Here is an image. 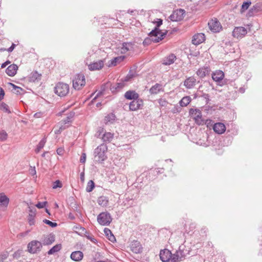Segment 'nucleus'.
Here are the masks:
<instances>
[{
    "label": "nucleus",
    "mask_w": 262,
    "mask_h": 262,
    "mask_svg": "<svg viewBox=\"0 0 262 262\" xmlns=\"http://www.w3.org/2000/svg\"><path fill=\"white\" fill-rule=\"evenodd\" d=\"M162 20L161 19L157 18L156 21H154L152 23L156 24V27L155 29L151 31L149 36L150 39L154 42H158L164 38V37L166 34L167 32H162L159 29V27L162 24Z\"/></svg>",
    "instance_id": "nucleus-1"
},
{
    "label": "nucleus",
    "mask_w": 262,
    "mask_h": 262,
    "mask_svg": "<svg viewBox=\"0 0 262 262\" xmlns=\"http://www.w3.org/2000/svg\"><path fill=\"white\" fill-rule=\"evenodd\" d=\"M189 116L193 119L195 123L199 126L204 124V120L202 117L201 110L198 108H190L189 110Z\"/></svg>",
    "instance_id": "nucleus-2"
},
{
    "label": "nucleus",
    "mask_w": 262,
    "mask_h": 262,
    "mask_svg": "<svg viewBox=\"0 0 262 262\" xmlns=\"http://www.w3.org/2000/svg\"><path fill=\"white\" fill-rule=\"evenodd\" d=\"M107 150V147L105 144H102L98 146L95 150V157L97 159L96 161L101 162L104 161L107 157L105 153Z\"/></svg>",
    "instance_id": "nucleus-3"
},
{
    "label": "nucleus",
    "mask_w": 262,
    "mask_h": 262,
    "mask_svg": "<svg viewBox=\"0 0 262 262\" xmlns=\"http://www.w3.org/2000/svg\"><path fill=\"white\" fill-rule=\"evenodd\" d=\"M73 87L75 90H80L85 85L86 81L84 76L81 74H76L73 79Z\"/></svg>",
    "instance_id": "nucleus-4"
},
{
    "label": "nucleus",
    "mask_w": 262,
    "mask_h": 262,
    "mask_svg": "<svg viewBox=\"0 0 262 262\" xmlns=\"http://www.w3.org/2000/svg\"><path fill=\"white\" fill-rule=\"evenodd\" d=\"M69 91V85L63 82H58L55 87V93L60 97L66 96Z\"/></svg>",
    "instance_id": "nucleus-5"
},
{
    "label": "nucleus",
    "mask_w": 262,
    "mask_h": 262,
    "mask_svg": "<svg viewBox=\"0 0 262 262\" xmlns=\"http://www.w3.org/2000/svg\"><path fill=\"white\" fill-rule=\"evenodd\" d=\"M72 116L71 115L70 116L67 117L66 119L62 120L57 125L55 126L54 128V132L55 134H59L61 132L68 127L69 126V123L72 121Z\"/></svg>",
    "instance_id": "nucleus-6"
},
{
    "label": "nucleus",
    "mask_w": 262,
    "mask_h": 262,
    "mask_svg": "<svg viewBox=\"0 0 262 262\" xmlns=\"http://www.w3.org/2000/svg\"><path fill=\"white\" fill-rule=\"evenodd\" d=\"M208 25L209 29L214 33L220 32L223 29L220 22L216 18L211 19L209 21Z\"/></svg>",
    "instance_id": "nucleus-7"
},
{
    "label": "nucleus",
    "mask_w": 262,
    "mask_h": 262,
    "mask_svg": "<svg viewBox=\"0 0 262 262\" xmlns=\"http://www.w3.org/2000/svg\"><path fill=\"white\" fill-rule=\"evenodd\" d=\"M97 221L100 225L106 226L110 224L112 217L108 213L102 212L97 216Z\"/></svg>",
    "instance_id": "nucleus-8"
},
{
    "label": "nucleus",
    "mask_w": 262,
    "mask_h": 262,
    "mask_svg": "<svg viewBox=\"0 0 262 262\" xmlns=\"http://www.w3.org/2000/svg\"><path fill=\"white\" fill-rule=\"evenodd\" d=\"M42 245L39 241L34 240L30 242L27 246L28 251L31 253H36L41 250Z\"/></svg>",
    "instance_id": "nucleus-9"
},
{
    "label": "nucleus",
    "mask_w": 262,
    "mask_h": 262,
    "mask_svg": "<svg viewBox=\"0 0 262 262\" xmlns=\"http://www.w3.org/2000/svg\"><path fill=\"white\" fill-rule=\"evenodd\" d=\"M247 33V29L243 27H236L232 31L233 37L239 39L243 38Z\"/></svg>",
    "instance_id": "nucleus-10"
},
{
    "label": "nucleus",
    "mask_w": 262,
    "mask_h": 262,
    "mask_svg": "<svg viewBox=\"0 0 262 262\" xmlns=\"http://www.w3.org/2000/svg\"><path fill=\"white\" fill-rule=\"evenodd\" d=\"M185 13V11L183 9L176 10L170 15V18L173 21H180L184 18Z\"/></svg>",
    "instance_id": "nucleus-11"
},
{
    "label": "nucleus",
    "mask_w": 262,
    "mask_h": 262,
    "mask_svg": "<svg viewBox=\"0 0 262 262\" xmlns=\"http://www.w3.org/2000/svg\"><path fill=\"white\" fill-rule=\"evenodd\" d=\"M143 105V101L142 99H137L130 102L129 107L132 111H135L141 109Z\"/></svg>",
    "instance_id": "nucleus-12"
},
{
    "label": "nucleus",
    "mask_w": 262,
    "mask_h": 262,
    "mask_svg": "<svg viewBox=\"0 0 262 262\" xmlns=\"http://www.w3.org/2000/svg\"><path fill=\"white\" fill-rule=\"evenodd\" d=\"M104 60H99L88 64V68L90 71L101 70L104 66Z\"/></svg>",
    "instance_id": "nucleus-13"
},
{
    "label": "nucleus",
    "mask_w": 262,
    "mask_h": 262,
    "mask_svg": "<svg viewBox=\"0 0 262 262\" xmlns=\"http://www.w3.org/2000/svg\"><path fill=\"white\" fill-rule=\"evenodd\" d=\"M99 134V136L101 134H103V136L102 137V140L104 142H111L114 138V134L111 132H105L104 133V128H101L98 132Z\"/></svg>",
    "instance_id": "nucleus-14"
},
{
    "label": "nucleus",
    "mask_w": 262,
    "mask_h": 262,
    "mask_svg": "<svg viewBox=\"0 0 262 262\" xmlns=\"http://www.w3.org/2000/svg\"><path fill=\"white\" fill-rule=\"evenodd\" d=\"M176 59V55L173 54H171L163 58L161 60V62L164 65L169 66L173 63Z\"/></svg>",
    "instance_id": "nucleus-15"
},
{
    "label": "nucleus",
    "mask_w": 262,
    "mask_h": 262,
    "mask_svg": "<svg viewBox=\"0 0 262 262\" xmlns=\"http://www.w3.org/2000/svg\"><path fill=\"white\" fill-rule=\"evenodd\" d=\"M205 40V36L203 33H197L192 38V42L195 45H198L203 42Z\"/></svg>",
    "instance_id": "nucleus-16"
},
{
    "label": "nucleus",
    "mask_w": 262,
    "mask_h": 262,
    "mask_svg": "<svg viewBox=\"0 0 262 262\" xmlns=\"http://www.w3.org/2000/svg\"><path fill=\"white\" fill-rule=\"evenodd\" d=\"M160 257L162 261H168L171 257V253L167 249L161 250L160 253Z\"/></svg>",
    "instance_id": "nucleus-17"
},
{
    "label": "nucleus",
    "mask_w": 262,
    "mask_h": 262,
    "mask_svg": "<svg viewBox=\"0 0 262 262\" xmlns=\"http://www.w3.org/2000/svg\"><path fill=\"white\" fill-rule=\"evenodd\" d=\"M213 129L216 134H222L226 131V126L224 124L219 122L213 125Z\"/></svg>",
    "instance_id": "nucleus-18"
},
{
    "label": "nucleus",
    "mask_w": 262,
    "mask_h": 262,
    "mask_svg": "<svg viewBox=\"0 0 262 262\" xmlns=\"http://www.w3.org/2000/svg\"><path fill=\"white\" fill-rule=\"evenodd\" d=\"M224 73L221 70H216L212 74V78L215 82H220L224 78Z\"/></svg>",
    "instance_id": "nucleus-19"
},
{
    "label": "nucleus",
    "mask_w": 262,
    "mask_h": 262,
    "mask_svg": "<svg viewBox=\"0 0 262 262\" xmlns=\"http://www.w3.org/2000/svg\"><path fill=\"white\" fill-rule=\"evenodd\" d=\"M130 248L131 250L135 253H140L142 250V248L140 242L137 241H134L130 245Z\"/></svg>",
    "instance_id": "nucleus-20"
},
{
    "label": "nucleus",
    "mask_w": 262,
    "mask_h": 262,
    "mask_svg": "<svg viewBox=\"0 0 262 262\" xmlns=\"http://www.w3.org/2000/svg\"><path fill=\"white\" fill-rule=\"evenodd\" d=\"M17 70V66L15 64H12L7 68L6 73L9 76L13 77L16 74Z\"/></svg>",
    "instance_id": "nucleus-21"
},
{
    "label": "nucleus",
    "mask_w": 262,
    "mask_h": 262,
    "mask_svg": "<svg viewBox=\"0 0 262 262\" xmlns=\"http://www.w3.org/2000/svg\"><path fill=\"white\" fill-rule=\"evenodd\" d=\"M71 258L75 261L81 260L83 257V254L81 251H76L73 252L71 254Z\"/></svg>",
    "instance_id": "nucleus-22"
},
{
    "label": "nucleus",
    "mask_w": 262,
    "mask_h": 262,
    "mask_svg": "<svg viewBox=\"0 0 262 262\" xmlns=\"http://www.w3.org/2000/svg\"><path fill=\"white\" fill-rule=\"evenodd\" d=\"M262 11V4L257 3L254 5L249 11L248 14L250 16L254 15L256 13Z\"/></svg>",
    "instance_id": "nucleus-23"
},
{
    "label": "nucleus",
    "mask_w": 262,
    "mask_h": 262,
    "mask_svg": "<svg viewBox=\"0 0 262 262\" xmlns=\"http://www.w3.org/2000/svg\"><path fill=\"white\" fill-rule=\"evenodd\" d=\"M41 74L38 73L37 71H33L29 76V80L30 82H35L40 80Z\"/></svg>",
    "instance_id": "nucleus-24"
},
{
    "label": "nucleus",
    "mask_w": 262,
    "mask_h": 262,
    "mask_svg": "<svg viewBox=\"0 0 262 262\" xmlns=\"http://www.w3.org/2000/svg\"><path fill=\"white\" fill-rule=\"evenodd\" d=\"M9 203V199L4 193H0V206L7 208Z\"/></svg>",
    "instance_id": "nucleus-25"
},
{
    "label": "nucleus",
    "mask_w": 262,
    "mask_h": 262,
    "mask_svg": "<svg viewBox=\"0 0 262 262\" xmlns=\"http://www.w3.org/2000/svg\"><path fill=\"white\" fill-rule=\"evenodd\" d=\"M124 97L128 100H136L139 97V94L135 91H128L125 94Z\"/></svg>",
    "instance_id": "nucleus-26"
},
{
    "label": "nucleus",
    "mask_w": 262,
    "mask_h": 262,
    "mask_svg": "<svg viewBox=\"0 0 262 262\" xmlns=\"http://www.w3.org/2000/svg\"><path fill=\"white\" fill-rule=\"evenodd\" d=\"M161 91H163V88L162 85L159 83H156L149 90L150 94L153 95L157 94Z\"/></svg>",
    "instance_id": "nucleus-27"
},
{
    "label": "nucleus",
    "mask_w": 262,
    "mask_h": 262,
    "mask_svg": "<svg viewBox=\"0 0 262 262\" xmlns=\"http://www.w3.org/2000/svg\"><path fill=\"white\" fill-rule=\"evenodd\" d=\"M124 59V56H121L115 57L114 59L111 60L108 62L107 66L108 67L116 66L118 63H119L120 62H121L122 61H123Z\"/></svg>",
    "instance_id": "nucleus-28"
},
{
    "label": "nucleus",
    "mask_w": 262,
    "mask_h": 262,
    "mask_svg": "<svg viewBox=\"0 0 262 262\" xmlns=\"http://www.w3.org/2000/svg\"><path fill=\"white\" fill-rule=\"evenodd\" d=\"M196 80L194 78L190 77L186 79L184 81V85L187 89H191L195 84Z\"/></svg>",
    "instance_id": "nucleus-29"
},
{
    "label": "nucleus",
    "mask_w": 262,
    "mask_h": 262,
    "mask_svg": "<svg viewBox=\"0 0 262 262\" xmlns=\"http://www.w3.org/2000/svg\"><path fill=\"white\" fill-rule=\"evenodd\" d=\"M116 119V116L114 114H109L106 116L104 119V122L105 124H113Z\"/></svg>",
    "instance_id": "nucleus-30"
},
{
    "label": "nucleus",
    "mask_w": 262,
    "mask_h": 262,
    "mask_svg": "<svg viewBox=\"0 0 262 262\" xmlns=\"http://www.w3.org/2000/svg\"><path fill=\"white\" fill-rule=\"evenodd\" d=\"M209 72L210 69L208 67H206L199 69L197 71L196 74L200 77L203 78Z\"/></svg>",
    "instance_id": "nucleus-31"
},
{
    "label": "nucleus",
    "mask_w": 262,
    "mask_h": 262,
    "mask_svg": "<svg viewBox=\"0 0 262 262\" xmlns=\"http://www.w3.org/2000/svg\"><path fill=\"white\" fill-rule=\"evenodd\" d=\"M8 85L11 87V88H12L11 91L14 94H22L23 92L24 91V90L22 88L15 85L13 83H9Z\"/></svg>",
    "instance_id": "nucleus-32"
},
{
    "label": "nucleus",
    "mask_w": 262,
    "mask_h": 262,
    "mask_svg": "<svg viewBox=\"0 0 262 262\" xmlns=\"http://www.w3.org/2000/svg\"><path fill=\"white\" fill-rule=\"evenodd\" d=\"M191 101V98L190 96H185L180 101L179 104L182 107H185L187 106Z\"/></svg>",
    "instance_id": "nucleus-33"
},
{
    "label": "nucleus",
    "mask_w": 262,
    "mask_h": 262,
    "mask_svg": "<svg viewBox=\"0 0 262 262\" xmlns=\"http://www.w3.org/2000/svg\"><path fill=\"white\" fill-rule=\"evenodd\" d=\"M98 203L101 206H106L108 203V200L107 197L101 196L98 199Z\"/></svg>",
    "instance_id": "nucleus-34"
},
{
    "label": "nucleus",
    "mask_w": 262,
    "mask_h": 262,
    "mask_svg": "<svg viewBox=\"0 0 262 262\" xmlns=\"http://www.w3.org/2000/svg\"><path fill=\"white\" fill-rule=\"evenodd\" d=\"M105 235L107 237L108 239L111 241L114 242L115 241V237L112 234V231L108 228H105L104 230Z\"/></svg>",
    "instance_id": "nucleus-35"
},
{
    "label": "nucleus",
    "mask_w": 262,
    "mask_h": 262,
    "mask_svg": "<svg viewBox=\"0 0 262 262\" xmlns=\"http://www.w3.org/2000/svg\"><path fill=\"white\" fill-rule=\"evenodd\" d=\"M61 248V244H57L52 247L48 252V254L49 255H51L54 254L55 252L59 251Z\"/></svg>",
    "instance_id": "nucleus-36"
},
{
    "label": "nucleus",
    "mask_w": 262,
    "mask_h": 262,
    "mask_svg": "<svg viewBox=\"0 0 262 262\" xmlns=\"http://www.w3.org/2000/svg\"><path fill=\"white\" fill-rule=\"evenodd\" d=\"M31 213H30L28 216V222L30 225H34L35 224L34 217L35 213L34 212L31 211Z\"/></svg>",
    "instance_id": "nucleus-37"
},
{
    "label": "nucleus",
    "mask_w": 262,
    "mask_h": 262,
    "mask_svg": "<svg viewBox=\"0 0 262 262\" xmlns=\"http://www.w3.org/2000/svg\"><path fill=\"white\" fill-rule=\"evenodd\" d=\"M130 47H131V45L130 43H123L120 50L121 53L123 54L126 53L129 50Z\"/></svg>",
    "instance_id": "nucleus-38"
},
{
    "label": "nucleus",
    "mask_w": 262,
    "mask_h": 262,
    "mask_svg": "<svg viewBox=\"0 0 262 262\" xmlns=\"http://www.w3.org/2000/svg\"><path fill=\"white\" fill-rule=\"evenodd\" d=\"M95 187V184L93 181L90 180L87 184V186L86 187V190L87 192H91Z\"/></svg>",
    "instance_id": "nucleus-39"
},
{
    "label": "nucleus",
    "mask_w": 262,
    "mask_h": 262,
    "mask_svg": "<svg viewBox=\"0 0 262 262\" xmlns=\"http://www.w3.org/2000/svg\"><path fill=\"white\" fill-rule=\"evenodd\" d=\"M0 110L4 112L11 113V111L9 108L8 105L4 102L0 103Z\"/></svg>",
    "instance_id": "nucleus-40"
},
{
    "label": "nucleus",
    "mask_w": 262,
    "mask_h": 262,
    "mask_svg": "<svg viewBox=\"0 0 262 262\" xmlns=\"http://www.w3.org/2000/svg\"><path fill=\"white\" fill-rule=\"evenodd\" d=\"M46 142V140L45 139H42L38 144L37 145V148L36 149V152H39L40 150L44 147Z\"/></svg>",
    "instance_id": "nucleus-41"
},
{
    "label": "nucleus",
    "mask_w": 262,
    "mask_h": 262,
    "mask_svg": "<svg viewBox=\"0 0 262 262\" xmlns=\"http://www.w3.org/2000/svg\"><path fill=\"white\" fill-rule=\"evenodd\" d=\"M251 4V2L249 1L244 2L242 6L241 11L244 12L245 10H247Z\"/></svg>",
    "instance_id": "nucleus-42"
},
{
    "label": "nucleus",
    "mask_w": 262,
    "mask_h": 262,
    "mask_svg": "<svg viewBox=\"0 0 262 262\" xmlns=\"http://www.w3.org/2000/svg\"><path fill=\"white\" fill-rule=\"evenodd\" d=\"M7 137V133L4 130H0V141H5Z\"/></svg>",
    "instance_id": "nucleus-43"
},
{
    "label": "nucleus",
    "mask_w": 262,
    "mask_h": 262,
    "mask_svg": "<svg viewBox=\"0 0 262 262\" xmlns=\"http://www.w3.org/2000/svg\"><path fill=\"white\" fill-rule=\"evenodd\" d=\"M62 187V184L59 180H56L53 183L52 188L54 189H57V188H61Z\"/></svg>",
    "instance_id": "nucleus-44"
},
{
    "label": "nucleus",
    "mask_w": 262,
    "mask_h": 262,
    "mask_svg": "<svg viewBox=\"0 0 262 262\" xmlns=\"http://www.w3.org/2000/svg\"><path fill=\"white\" fill-rule=\"evenodd\" d=\"M204 124H205L208 128L213 127L214 125L213 121L211 119H207L205 121L204 120Z\"/></svg>",
    "instance_id": "nucleus-45"
},
{
    "label": "nucleus",
    "mask_w": 262,
    "mask_h": 262,
    "mask_svg": "<svg viewBox=\"0 0 262 262\" xmlns=\"http://www.w3.org/2000/svg\"><path fill=\"white\" fill-rule=\"evenodd\" d=\"M43 222L52 227H55L57 226V225L56 223L52 222H51L49 220H46V219L43 220Z\"/></svg>",
    "instance_id": "nucleus-46"
},
{
    "label": "nucleus",
    "mask_w": 262,
    "mask_h": 262,
    "mask_svg": "<svg viewBox=\"0 0 262 262\" xmlns=\"http://www.w3.org/2000/svg\"><path fill=\"white\" fill-rule=\"evenodd\" d=\"M47 204L46 201L43 202H38L35 206L38 208H44Z\"/></svg>",
    "instance_id": "nucleus-47"
},
{
    "label": "nucleus",
    "mask_w": 262,
    "mask_h": 262,
    "mask_svg": "<svg viewBox=\"0 0 262 262\" xmlns=\"http://www.w3.org/2000/svg\"><path fill=\"white\" fill-rule=\"evenodd\" d=\"M54 241V237L53 236H51L48 238V239H47L45 241L44 244L46 245H50L52 243V242Z\"/></svg>",
    "instance_id": "nucleus-48"
},
{
    "label": "nucleus",
    "mask_w": 262,
    "mask_h": 262,
    "mask_svg": "<svg viewBox=\"0 0 262 262\" xmlns=\"http://www.w3.org/2000/svg\"><path fill=\"white\" fill-rule=\"evenodd\" d=\"M86 154L85 153H82V155L81 156V158L80 159V162L82 163H84L86 161Z\"/></svg>",
    "instance_id": "nucleus-49"
},
{
    "label": "nucleus",
    "mask_w": 262,
    "mask_h": 262,
    "mask_svg": "<svg viewBox=\"0 0 262 262\" xmlns=\"http://www.w3.org/2000/svg\"><path fill=\"white\" fill-rule=\"evenodd\" d=\"M159 103L161 106H165L167 104V102L166 100L162 99H159Z\"/></svg>",
    "instance_id": "nucleus-50"
},
{
    "label": "nucleus",
    "mask_w": 262,
    "mask_h": 262,
    "mask_svg": "<svg viewBox=\"0 0 262 262\" xmlns=\"http://www.w3.org/2000/svg\"><path fill=\"white\" fill-rule=\"evenodd\" d=\"M4 95H5V92H4V90L2 88H0V101L2 100L4 98Z\"/></svg>",
    "instance_id": "nucleus-51"
},
{
    "label": "nucleus",
    "mask_w": 262,
    "mask_h": 262,
    "mask_svg": "<svg viewBox=\"0 0 262 262\" xmlns=\"http://www.w3.org/2000/svg\"><path fill=\"white\" fill-rule=\"evenodd\" d=\"M117 87L116 88V89H117L118 90H120L121 89H122V88H123L124 86V83L123 82H121V83H118L117 84Z\"/></svg>",
    "instance_id": "nucleus-52"
},
{
    "label": "nucleus",
    "mask_w": 262,
    "mask_h": 262,
    "mask_svg": "<svg viewBox=\"0 0 262 262\" xmlns=\"http://www.w3.org/2000/svg\"><path fill=\"white\" fill-rule=\"evenodd\" d=\"M30 172L33 176L36 174V171L35 167H31L30 169Z\"/></svg>",
    "instance_id": "nucleus-53"
},
{
    "label": "nucleus",
    "mask_w": 262,
    "mask_h": 262,
    "mask_svg": "<svg viewBox=\"0 0 262 262\" xmlns=\"http://www.w3.org/2000/svg\"><path fill=\"white\" fill-rule=\"evenodd\" d=\"M15 47V45L14 43H12V46L9 48H8L7 49V51L9 52H12L14 50Z\"/></svg>",
    "instance_id": "nucleus-54"
},
{
    "label": "nucleus",
    "mask_w": 262,
    "mask_h": 262,
    "mask_svg": "<svg viewBox=\"0 0 262 262\" xmlns=\"http://www.w3.org/2000/svg\"><path fill=\"white\" fill-rule=\"evenodd\" d=\"M10 63V62L9 61H6L5 62L3 63L2 64V66H1V68H5L7 65H8Z\"/></svg>",
    "instance_id": "nucleus-55"
},
{
    "label": "nucleus",
    "mask_w": 262,
    "mask_h": 262,
    "mask_svg": "<svg viewBox=\"0 0 262 262\" xmlns=\"http://www.w3.org/2000/svg\"><path fill=\"white\" fill-rule=\"evenodd\" d=\"M57 153L59 155H62L63 154V149L62 148H58L57 149Z\"/></svg>",
    "instance_id": "nucleus-56"
},
{
    "label": "nucleus",
    "mask_w": 262,
    "mask_h": 262,
    "mask_svg": "<svg viewBox=\"0 0 262 262\" xmlns=\"http://www.w3.org/2000/svg\"><path fill=\"white\" fill-rule=\"evenodd\" d=\"M80 180L82 182L84 181V173L83 172L80 174Z\"/></svg>",
    "instance_id": "nucleus-57"
},
{
    "label": "nucleus",
    "mask_w": 262,
    "mask_h": 262,
    "mask_svg": "<svg viewBox=\"0 0 262 262\" xmlns=\"http://www.w3.org/2000/svg\"><path fill=\"white\" fill-rule=\"evenodd\" d=\"M0 257L1 258L2 261H3V260L6 259L7 258V255H2Z\"/></svg>",
    "instance_id": "nucleus-58"
},
{
    "label": "nucleus",
    "mask_w": 262,
    "mask_h": 262,
    "mask_svg": "<svg viewBox=\"0 0 262 262\" xmlns=\"http://www.w3.org/2000/svg\"><path fill=\"white\" fill-rule=\"evenodd\" d=\"M46 61H47V62H54V61H53V60H50V59H47V60H46Z\"/></svg>",
    "instance_id": "nucleus-59"
},
{
    "label": "nucleus",
    "mask_w": 262,
    "mask_h": 262,
    "mask_svg": "<svg viewBox=\"0 0 262 262\" xmlns=\"http://www.w3.org/2000/svg\"><path fill=\"white\" fill-rule=\"evenodd\" d=\"M91 241L92 242H93L94 243H95V241H96V240L95 239H94V238H93V239H91Z\"/></svg>",
    "instance_id": "nucleus-60"
}]
</instances>
